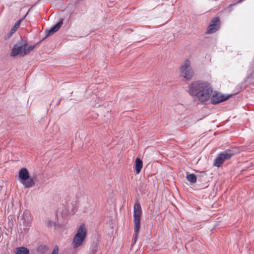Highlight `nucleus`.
<instances>
[{
	"label": "nucleus",
	"mask_w": 254,
	"mask_h": 254,
	"mask_svg": "<svg viewBox=\"0 0 254 254\" xmlns=\"http://www.w3.org/2000/svg\"><path fill=\"white\" fill-rule=\"evenodd\" d=\"M35 46V45L27 46V42L22 40L13 46L10 55L15 57L19 55L20 56L23 57L32 51Z\"/></svg>",
	"instance_id": "f03ea898"
},
{
	"label": "nucleus",
	"mask_w": 254,
	"mask_h": 254,
	"mask_svg": "<svg viewBox=\"0 0 254 254\" xmlns=\"http://www.w3.org/2000/svg\"><path fill=\"white\" fill-rule=\"evenodd\" d=\"M63 22V19H61L60 21L57 23L55 26L52 27L50 29L47 31V36H49L53 34L54 33L57 32L62 26Z\"/></svg>",
	"instance_id": "9b49d317"
},
{
	"label": "nucleus",
	"mask_w": 254,
	"mask_h": 254,
	"mask_svg": "<svg viewBox=\"0 0 254 254\" xmlns=\"http://www.w3.org/2000/svg\"><path fill=\"white\" fill-rule=\"evenodd\" d=\"M139 229H140V225H139L138 229L137 231H136V230L135 229V226L134 225L135 234L134 235V238H133L134 242H135L137 240Z\"/></svg>",
	"instance_id": "f3484780"
},
{
	"label": "nucleus",
	"mask_w": 254,
	"mask_h": 254,
	"mask_svg": "<svg viewBox=\"0 0 254 254\" xmlns=\"http://www.w3.org/2000/svg\"><path fill=\"white\" fill-rule=\"evenodd\" d=\"M135 164L134 170H135L136 173L137 174H138L139 173H140L141 170L143 166L142 161H141V160L140 158H137L135 159Z\"/></svg>",
	"instance_id": "f8f14e48"
},
{
	"label": "nucleus",
	"mask_w": 254,
	"mask_h": 254,
	"mask_svg": "<svg viewBox=\"0 0 254 254\" xmlns=\"http://www.w3.org/2000/svg\"><path fill=\"white\" fill-rule=\"evenodd\" d=\"M86 236V229L84 225L80 226L75 234L72 242L74 248L81 246Z\"/></svg>",
	"instance_id": "39448f33"
},
{
	"label": "nucleus",
	"mask_w": 254,
	"mask_h": 254,
	"mask_svg": "<svg viewBox=\"0 0 254 254\" xmlns=\"http://www.w3.org/2000/svg\"><path fill=\"white\" fill-rule=\"evenodd\" d=\"M186 178L187 180L191 183H195L196 182V177L193 174L187 175Z\"/></svg>",
	"instance_id": "2eb2a0df"
},
{
	"label": "nucleus",
	"mask_w": 254,
	"mask_h": 254,
	"mask_svg": "<svg viewBox=\"0 0 254 254\" xmlns=\"http://www.w3.org/2000/svg\"><path fill=\"white\" fill-rule=\"evenodd\" d=\"M58 252H59V248L58 246H56L54 248L51 254H58Z\"/></svg>",
	"instance_id": "a211bd4d"
},
{
	"label": "nucleus",
	"mask_w": 254,
	"mask_h": 254,
	"mask_svg": "<svg viewBox=\"0 0 254 254\" xmlns=\"http://www.w3.org/2000/svg\"><path fill=\"white\" fill-rule=\"evenodd\" d=\"M235 4H236V3H235ZM232 5H233V4H230V6H232Z\"/></svg>",
	"instance_id": "aec40b11"
},
{
	"label": "nucleus",
	"mask_w": 254,
	"mask_h": 254,
	"mask_svg": "<svg viewBox=\"0 0 254 254\" xmlns=\"http://www.w3.org/2000/svg\"><path fill=\"white\" fill-rule=\"evenodd\" d=\"M194 74V70L191 66L190 60L188 59H186L180 67V76L186 81H190L192 78Z\"/></svg>",
	"instance_id": "7ed1b4c3"
},
{
	"label": "nucleus",
	"mask_w": 254,
	"mask_h": 254,
	"mask_svg": "<svg viewBox=\"0 0 254 254\" xmlns=\"http://www.w3.org/2000/svg\"><path fill=\"white\" fill-rule=\"evenodd\" d=\"M244 0H239L236 3H240V2H241L243 1Z\"/></svg>",
	"instance_id": "6ab92c4d"
},
{
	"label": "nucleus",
	"mask_w": 254,
	"mask_h": 254,
	"mask_svg": "<svg viewBox=\"0 0 254 254\" xmlns=\"http://www.w3.org/2000/svg\"><path fill=\"white\" fill-rule=\"evenodd\" d=\"M187 92L197 104L208 101L213 92V89L207 81L196 80L189 84Z\"/></svg>",
	"instance_id": "f257e3e1"
},
{
	"label": "nucleus",
	"mask_w": 254,
	"mask_h": 254,
	"mask_svg": "<svg viewBox=\"0 0 254 254\" xmlns=\"http://www.w3.org/2000/svg\"><path fill=\"white\" fill-rule=\"evenodd\" d=\"M33 217L29 210H26L20 217V224L24 226L25 231H28L31 226Z\"/></svg>",
	"instance_id": "0eeeda50"
},
{
	"label": "nucleus",
	"mask_w": 254,
	"mask_h": 254,
	"mask_svg": "<svg viewBox=\"0 0 254 254\" xmlns=\"http://www.w3.org/2000/svg\"><path fill=\"white\" fill-rule=\"evenodd\" d=\"M219 18L218 17H215L211 20L210 23L207 28L206 33L207 34L214 33L219 30Z\"/></svg>",
	"instance_id": "1a4fd4ad"
},
{
	"label": "nucleus",
	"mask_w": 254,
	"mask_h": 254,
	"mask_svg": "<svg viewBox=\"0 0 254 254\" xmlns=\"http://www.w3.org/2000/svg\"><path fill=\"white\" fill-rule=\"evenodd\" d=\"M20 23V20H19L18 21H17L15 25L13 26V27L11 28L10 30V33L9 34V36H11L18 28L19 26V24Z\"/></svg>",
	"instance_id": "dca6fc26"
},
{
	"label": "nucleus",
	"mask_w": 254,
	"mask_h": 254,
	"mask_svg": "<svg viewBox=\"0 0 254 254\" xmlns=\"http://www.w3.org/2000/svg\"><path fill=\"white\" fill-rule=\"evenodd\" d=\"M228 98L229 96L221 94L219 93L216 92H215L212 96H211L210 98L211 103L212 104H219L226 100Z\"/></svg>",
	"instance_id": "9d476101"
},
{
	"label": "nucleus",
	"mask_w": 254,
	"mask_h": 254,
	"mask_svg": "<svg viewBox=\"0 0 254 254\" xmlns=\"http://www.w3.org/2000/svg\"><path fill=\"white\" fill-rule=\"evenodd\" d=\"M142 214L141 207L138 202H135L133 207V222L136 231L140 225V217Z\"/></svg>",
	"instance_id": "6e6552de"
},
{
	"label": "nucleus",
	"mask_w": 254,
	"mask_h": 254,
	"mask_svg": "<svg viewBox=\"0 0 254 254\" xmlns=\"http://www.w3.org/2000/svg\"><path fill=\"white\" fill-rule=\"evenodd\" d=\"M76 202H74V204L73 203H71L72 204V207H70V206L69 205V204H67V212H68V213L70 215H73L74 214L75 212L77 210V208H76V206L75 205V204Z\"/></svg>",
	"instance_id": "4468645a"
},
{
	"label": "nucleus",
	"mask_w": 254,
	"mask_h": 254,
	"mask_svg": "<svg viewBox=\"0 0 254 254\" xmlns=\"http://www.w3.org/2000/svg\"><path fill=\"white\" fill-rule=\"evenodd\" d=\"M234 155V153L231 150H226L219 153L214 160V165L220 167L225 161L230 159Z\"/></svg>",
	"instance_id": "423d86ee"
},
{
	"label": "nucleus",
	"mask_w": 254,
	"mask_h": 254,
	"mask_svg": "<svg viewBox=\"0 0 254 254\" xmlns=\"http://www.w3.org/2000/svg\"><path fill=\"white\" fill-rule=\"evenodd\" d=\"M15 254H29V250L25 247H18L15 249Z\"/></svg>",
	"instance_id": "ddd939ff"
},
{
	"label": "nucleus",
	"mask_w": 254,
	"mask_h": 254,
	"mask_svg": "<svg viewBox=\"0 0 254 254\" xmlns=\"http://www.w3.org/2000/svg\"><path fill=\"white\" fill-rule=\"evenodd\" d=\"M20 182L26 188H30L35 185V178L30 176L28 170L22 168L20 170L18 174Z\"/></svg>",
	"instance_id": "20e7f679"
}]
</instances>
